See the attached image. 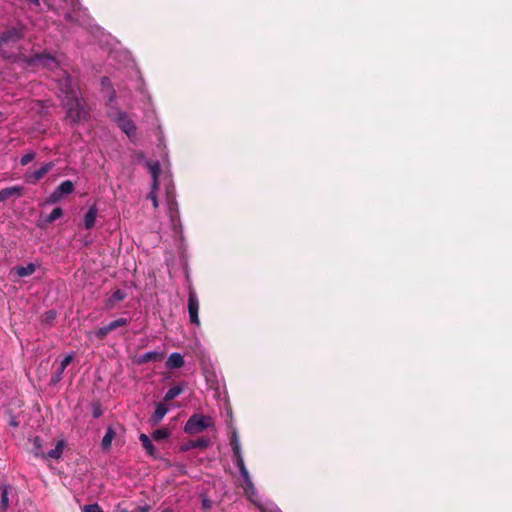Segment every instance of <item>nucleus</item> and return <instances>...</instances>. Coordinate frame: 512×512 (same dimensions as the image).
Masks as SVG:
<instances>
[{
	"label": "nucleus",
	"instance_id": "7c9ffc66",
	"mask_svg": "<svg viewBox=\"0 0 512 512\" xmlns=\"http://www.w3.org/2000/svg\"><path fill=\"white\" fill-rule=\"evenodd\" d=\"M109 333H110V331H109L107 325L102 326V327L98 328L97 330H95L94 332H92L93 336L97 340H104Z\"/></svg>",
	"mask_w": 512,
	"mask_h": 512
},
{
	"label": "nucleus",
	"instance_id": "0eeeda50",
	"mask_svg": "<svg viewBox=\"0 0 512 512\" xmlns=\"http://www.w3.org/2000/svg\"><path fill=\"white\" fill-rule=\"evenodd\" d=\"M74 189L75 185L71 180H65L61 182L50 194V196L47 199V203H58L64 196L72 194Z\"/></svg>",
	"mask_w": 512,
	"mask_h": 512
},
{
	"label": "nucleus",
	"instance_id": "dca6fc26",
	"mask_svg": "<svg viewBox=\"0 0 512 512\" xmlns=\"http://www.w3.org/2000/svg\"><path fill=\"white\" fill-rule=\"evenodd\" d=\"M64 446L65 442L63 440L58 441L55 448L49 450L46 454L35 452V456L41 458L59 459L63 453Z\"/></svg>",
	"mask_w": 512,
	"mask_h": 512
},
{
	"label": "nucleus",
	"instance_id": "393cba45",
	"mask_svg": "<svg viewBox=\"0 0 512 512\" xmlns=\"http://www.w3.org/2000/svg\"><path fill=\"white\" fill-rule=\"evenodd\" d=\"M37 265L29 263L26 266H17L15 271L19 277H27L32 275L36 271Z\"/></svg>",
	"mask_w": 512,
	"mask_h": 512
},
{
	"label": "nucleus",
	"instance_id": "2f4dec72",
	"mask_svg": "<svg viewBox=\"0 0 512 512\" xmlns=\"http://www.w3.org/2000/svg\"><path fill=\"white\" fill-rule=\"evenodd\" d=\"M57 317V312L54 309L48 310L43 315V322L46 324H51Z\"/></svg>",
	"mask_w": 512,
	"mask_h": 512
},
{
	"label": "nucleus",
	"instance_id": "b1692460",
	"mask_svg": "<svg viewBox=\"0 0 512 512\" xmlns=\"http://www.w3.org/2000/svg\"><path fill=\"white\" fill-rule=\"evenodd\" d=\"M106 97V106L109 110L116 111L119 109L117 106V94L114 88L109 89V91L104 92Z\"/></svg>",
	"mask_w": 512,
	"mask_h": 512
},
{
	"label": "nucleus",
	"instance_id": "1a4fd4ad",
	"mask_svg": "<svg viewBox=\"0 0 512 512\" xmlns=\"http://www.w3.org/2000/svg\"><path fill=\"white\" fill-rule=\"evenodd\" d=\"M188 313L190 322L196 326H199V300L193 288H190L188 291Z\"/></svg>",
	"mask_w": 512,
	"mask_h": 512
},
{
	"label": "nucleus",
	"instance_id": "39448f33",
	"mask_svg": "<svg viewBox=\"0 0 512 512\" xmlns=\"http://www.w3.org/2000/svg\"><path fill=\"white\" fill-rule=\"evenodd\" d=\"M24 62L29 67L41 66L42 68H46V69H50V70H53V69H56L59 67V62L57 61V59L52 54H50L49 52H46V51L41 52V53H36L31 56H27L24 58Z\"/></svg>",
	"mask_w": 512,
	"mask_h": 512
},
{
	"label": "nucleus",
	"instance_id": "ea45409f",
	"mask_svg": "<svg viewBox=\"0 0 512 512\" xmlns=\"http://www.w3.org/2000/svg\"><path fill=\"white\" fill-rule=\"evenodd\" d=\"M177 213H178L177 211H174V210H173V208H172V207H170V212H169V214H170V219H171V221H172L173 223L175 222V218H176V216H177Z\"/></svg>",
	"mask_w": 512,
	"mask_h": 512
},
{
	"label": "nucleus",
	"instance_id": "e433bc0d",
	"mask_svg": "<svg viewBox=\"0 0 512 512\" xmlns=\"http://www.w3.org/2000/svg\"><path fill=\"white\" fill-rule=\"evenodd\" d=\"M34 445H35V447H34V453H35V452H39V453H41V447H42V446H41L40 438H39V437H35V439H34Z\"/></svg>",
	"mask_w": 512,
	"mask_h": 512
},
{
	"label": "nucleus",
	"instance_id": "a19ab883",
	"mask_svg": "<svg viewBox=\"0 0 512 512\" xmlns=\"http://www.w3.org/2000/svg\"><path fill=\"white\" fill-rule=\"evenodd\" d=\"M9 425L16 428L19 426V422L16 420L15 417H12L11 420L9 421Z\"/></svg>",
	"mask_w": 512,
	"mask_h": 512
},
{
	"label": "nucleus",
	"instance_id": "4468645a",
	"mask_svg": "<svg viewBox=\"0 0 512 512\" xmlns=\"http://www.w3.org/2000/svg\"><path fill=\"white\" fill-rule=\"evenodd\" d=\"M127 297V293L122 289L115 290L106 300L105 307L112 310L117 302L123 301Z\"/></svg>",
	"mask_w": 512,
	"mask_h": 512
},
{
	"label": "nucleus",
	"instance_id": "f3484780",
	"mask_svg": "<svg viewBox=\"0 0 512 512\" xmlns=\"http://www.w3.org/2000/svg\"><path fill=\"white\" fill-rule=\"evenodd\" d=\"M97 215L98 208L96 204H93L88 208V211L84 216V226L87 230H91L95 226Z\"/></svg>",
	"mask_w": 512,
	"mask_h": 512
},
{
	"label": "nucleus",
	"instance_id": "2eb2a0df",
	"mask_svg": "<svg viewBox=\"0 0 512 512\" xmlns=\"http://www.w3.org/2000/svg\"><path fill=\"white\" fill-rule=\"evenodd\" d=\"M73 360V355L72 354H69L67 355L60 363L59 367L57 368L56 372L53 374L52 378H51V382L53 384H56L58 382L61 381L62 377H63V373L65 371V369L67 368V366L71 363V361Z\"/></svg>",
	"mask_w": 512,
	"mask_h": 512
},
{
	"label": "nucleus",
	"instance_id": "c9c22d12",
	"mask_svg": "<svg viewBox=\"0 0 512 512\" xmlns=\"http://www.w3.org/2000/svg\"><path fill=\"white\" fill-rule=\"evenodd\" d=\"M92 414H93V417L96 419L102 415V409L99 404L93 406Z\"/></svg>",
	"mask_w": 512,
	"mask_h": 512
},
{
	"label": "nucleus",
	"instance_id": "a878e982",
	"mask_svg": "<svg viewBox=\"0 0 512 512\" xmlns=\"http://www.w3.org/2000/svg\"><path fill=\"white\" fill-rule=\"evenodd\" d=\"M183 391H184V384L175 385L166 392V394L164 396V400L171 401V400L175 399L177 396H179Z\"/></svg>",
	"mask_w": 512,
	"mask_h": 512
},
{
	"label": "nucleus",
	"instance_id": "aec40b11",
	"mask_svg": "<svg viewBox=\"0 0 512 512\" xmlns=\"http://www.w3.org/2000/svg\"><path fill=\"white\" fill-rule=\"evenodd\" d=\"M162 357H163L162 352L148 351L144 354L139 355L138 358L136 359V363L137 364H145L148 362H156V361H160L162 359Z\"/></svg>",
	"mask_w": 512,
	"mask_h": 512
},
{
	"label": "nucleus",
	"instance_id": "473e14b6",
	"mask_svg": "<svg viewBox=\"0 0 512 512\" xmlns=\"http://www.w3.org/2000/svg\"><path fill=\"white\" fill-rule=\"evenodd\" d=\"M101 82V90L102 92L109 91V89L114 88L112 82L109 77L103 76L100 80Z\"/></svg>",
	"mask_w": 512,
	"mask_h": 512
},
{
	"label": "nucleus",
	"instance_id": "9d476101",
	"mask_svg": "<svg viewBox=\"0 0 512 512\" xmlns=\"http://www.w3.org/2000/svg\"><path fill=\"white\" fill-rule=\"evenodd\" d=\"M15 494V489L10 484L0 485V512H7L10 506V495Z\"/></svg>",
	"mask_w": 512,
	"mask_h": 512
},
{
	"label": "nucleus",
	"instance_id": "79ce46f5",
	"mask_svg": "<svg viewBox=\"0 0 512 512\" xmlns=\"http://www.w3.org/2000/svg\"><path fill=\"white\" fill-rule=\"evenodd\" d=\"M25 1L28 2L29 4H32L35 6H39L40 2H41V0H25Z\"/></svg>",
	"mask_w": 512,
	"mask_h": 512
},
{
	"label": "nucleus",
	"instance_id": "bb28decb",
	"mask_svg": "<svg viewBox=\"0 0 512 512\" xmlns=\"http://www.w3.org/2000/svg\"><path fill=\"white\" fill-rule=\"evenodd\" d=\"M170 431L168 428H161V429H157L155 430L153 433H152V438L155 440V441H160V440H164V439H167L169 436H170Z\"/></svg>",
	"mask_w": 512,
	"mask_h": 512
},
{
	"label": "nucleus",
	"instance_id": "4c0bfd02",
	"mask_svg": "<svg viewBox=\"0 0 512 512\" xmlns=\"http://www.w3.org/2000/svg\"><path fill=\"white\" fill-rule=\"evenodd\" d=\"M211 506H212V505H211V501H210V499H209V498H207V497H204V498L202 499V508H203V509H210V508H211Z\"/></svg>",
	"mask_w": 512,
	"mask_h": 512
},
{
	"label": "nucleus",
	"instance_id": "ddd939ff",
	"mask_svg": "<svg viewBox=\"0 0 512 512\" xmlns=\"http://www.w3.org/2000/svg\"><path fill=\"white\" fill-rule=\"evenodd\" d=\"M169 408L162 403L157 404L153 414L149 418V423L152 426L159 424L165 415L168 413Z\"/></svg>",
	"mask_w": 512,
	"mask_h": 512
},
{
	"label": "nucleus",
	"instance_id": "f257e3e1",
	"mask_svg": "<svg viewBox=\"0 0 512 512\" xmlns=\"http://www.w3.org/2000/svg\"><path fill=\"white\" fill-rule=\"evenodd\" d=\"M229 441L233 452V462L235 466L239 469L240 476L243 478L244 481L243 490L245 495L262 512H282L274 504L263 500L262 497L259 495L255 485L252 482L250 474L245 466L241 444L236 429H233L231 431Z\"/></svg>",
	"mask_w": 512,
	"mask_h": 512
},
{
	"label": "nucleus",
	"instance_id": "5701e85b",
	"mask_svg": "<svg viewBox=\"0 0 512 512\" xmlns=\"http://www.w3.org/2000/svg\"><path fill=\"white\" fill-rule=\"evenodd\" d=\"M116 436V432L112 426H109L106 430V433L101 441V447L104 451H109L111 449L112 441Z\"/></svg>",
	"mask_w": 512,
	"mask_h": 512
},
{
	"label": "nucleus",
	"instance_id": "20e7f679",
	"mask_svg": "<svg viewBox=\"0 0 512 512\" xmlns=\"http://www.w3.org/2000/svg\"><path fill=\"white\" fill-rule=\"evenodd\" d=\"M214 423L210 416L193 414L184 425V432L187 434L201 433L207 428L213 427Z\"/></svg>",
	"mask_w": 512,
	"mask_h": 512
},
{
	"label": "nucleus",
	"instance_id": "f03ea898",
	"mask_svg": "<svg viewBox=\"0 0 512 512\" xmlns=\"http://www.w3.org/2000/svg\"><path fill=\"white\" fill-rule=\"evenodd\" d=\"M63 106L66 109V118L73 124L86 121L89 112L85 108V100L82 95L71 99H63Z\"/></svg>",
	"mask_w": 512,
	"mask_h": 512
},
{
	"label": "nucleus",
	"instance_id": "58836bf2",
	"mask_svg": "<svg viewBox=\"0 0 512 512\" xmlns=\"http://www.w3.org/2000/svg\"><path fill=\"white\" fill-rule=\"evenodd\" d=\"M150 506L144 505V506H138L134 511L131 512H149Z\"/></svg>",
	"mask_w": 512,
	"mask_h": 512
},
{
	"label": "nucleus",
	"instance_id": "4be33fe9",
	"mask_svg": "<svg viewBox=\"0 0 512 512\" xmlns=\"http://www.w3.org/2000/svg\"><path fill=\"white\" fill-rule=\"evenodd\" d=\"M139 440L141 441L142 446L146 450V453L148 455L152 456L153 458H157V449L153 445V443H152L151 439L149 438V436L144 434V433H141L139 435Z\"/></svg>",
	"mask_w": 512,
	"mask_h": 512
},
{
	"label": "nucleus",
	"instance_id": "f8f14e48",
	"mask_svg": "<svg viewBox=\"0 0 512 512\" xmlns=\"http://www.w3.org/2000/svg\"><path fill=\"white\" fill-rule=\"evenodd\" d=\"M211 440L208 437H201L197 440H190L181 446V451H189L195 448H207L211 445Z\"/></svg>",
	"mask_w": 512,
	"mask_h": 512
},
{
	"label": "nucleus",
	"instance_id": "f704fd0d",
	"mask_svg": "<svg viewBox=\"0 0 512 512\" xmlns=\"http://www.w3.org/2000/svg\"><path fill=\"white\" fill-rule=\"evenodd\" d=\"M82 512H103V510L97 503H94L85 505Z\"/></svg>",
	"mask_w": 512,
	"mask_h": 512
},
{
	"label": "nucleus",
	"instance_id": "c756f323",
	"mask_svg": "<svg viewBox=\"0 0 512 512\" xmlns=\"http://www.w3.org/2000/svg\"><path fill=\"white\" fill-rule=\"evenodd\" d=\"M36 157V152L33 150L27 151L21 158H20V165L26 166L30 162H32Z\"/></svg>",
	"mask_w": 512,
	"mask_h": 512
},
{
	"label": "nucleus",
	"instance_id": "6e6552de",
	"mask_svg": "<svg viewBox=\"0 0 512 512\" xmlns=\"http://www.w3.org/2000/svg\"><path fill=\"white\" fill-rule=\"evenodd\" d=\"M53 167L54 162L50 161L43 163L40 168L35 171H26L24 174L25 182L30 185L37 184Z\"/></svg>",
	"mask_w": 512,
	"mask_h": 512
},
{
	"label": "nucleus",
	"instance_id": "7ed1b4c3",
	"mask_svg": "<svg viewBox=\"0 0 512 512\" xmlns=\"http://www.w3.org/2000/svg\"><path fill=\"white\" fill-rule=\"evenodd\" d=\"M107 116L117 124V126L130 138L136 136V125L134 121L129 117L127 112L120 109L116 111L108 110Z\"/></svg>",
	"mask_w": 512,
	"mask_h": 512
},
{
	"label": "nucleus",
	"instance_id": "cd10ccee",
	"mask_svg": "<svg viewBox=\"0 0 512 512\" xmlns=\"http://www.w3.org/2000/svg\"><path fill=\"white\" fill-rule=\"evenodd\" d=\"M129 323V320L127 318H118L116 320L111 321L107 324V327L109 331H114L119 327L126 326Z\"/></svg>",
	"mask_w": 512,
	"mask_h": 512
},
{
	"label": "nucleus",
	"instance_id": "72a5a7b5",
	"mask_svg": "<svg viewBox=\"0 0 512 512\" xmlns=\"http://www.w3.org/2000/svg\"><path fill=\"white\" fill-rule=\"evenodd\" d=\"M157 190L158 188H153V184H151V190L148 194V198L152 201L154 208L158 207Z\"/></svg>",
	"mask_w": 512,
	"mask_h": 512
},
{
	"label": "nucleus",
	"instance_id": "423d86ee",
	"mask_svg": "<svg viewBox=\"0 0 512 512\" xmlns=\"http://www.w3.org/2000/svg\"><path fill=\"white\" fill-rule=\"evenodd\" d=\"M58 86L63 94V99H71L82 95L77 83L66 71L63 72L62 78L58 80Z\"/></svg>",
	"mask_w": 512,
	"mask_h": 512
},
{
	"label": "nucleus",
	"instance_id": "412c9836",
	"mask_svg": "<svg viewBox=\"0 0 512 512\" xmlns=\"http://www.w3.org/2000/svg\"><path fill=\"white\" fill-rule=\"evenodd\" d=\"M23 187L22 186H12L3 188L0 190V202L5 201L12 196H22Z\"/></svg>",
	"mask_w": 512,
	"mask_h": 512
},
{
	"label": "nucleus",
	"instance_id": "9b49d317",
	"mask_svg": "<svg viewBox=\"0 0 512 512\" xmlns=\"http://www.w3.org/2000/svg\"><path fill=\"white\" fill-rule=\"evenodd\" d=\"M0 35L2 37V42L4 44L16 43L19 40H21L23 37L22 30L19 28H16V27L7 29V30L3 31L2 33H0Z\"/></svg>",
	"mask_w": 512,
	"mask_h": 512
},
{
	"label": "nucleus",
	"instance_id": "6ab92c4d",
	"mask_svg": "<svg viewBox=\"0 0 512 512\" xmlns=\"http://www.w3.org/2000/svg\"><path fill=\"white\" fill-rule=\"evenodd\" d=\"M165 365L170 370L181 368L184 365V357L179 352H173L169 355Z\"/></svg>",
	"mask_w": 512,
	"mask_h": 512
},
{
	"label": "nucleus",
	"instance_id": "a211bd4d",
	"mask_svg": "<svg viewBox=\"0 0 512 512\" xmlns=\"http://www.w3.org/2000/svg\"><path fill=\"white\" fill-rule=\"evenodd\" d=\"M146 166L148 167L151 176H152V184L153 188L159 187V176L161 173V165L159 161H150L146 163Z\"/></svg>",
	"mask_w": 512,
	"mask_h": 512
},
{
	"label": "nucleus",
	"instance_id": "c85d7f7f",
	"mask_svg": "<svg viewBox=\"0 0 512 512\" xmlns=\"http://www.w3.org/2000/svg\"><path fill=\"white\" fill-rule=\"evenodd\" d=\"M64 215V211L61 207L54 208L51 213L46 217L47 223H52Z\"/></svg>",
	"mask_w": 512,
	"mask_h": 512
}]
</instances>
